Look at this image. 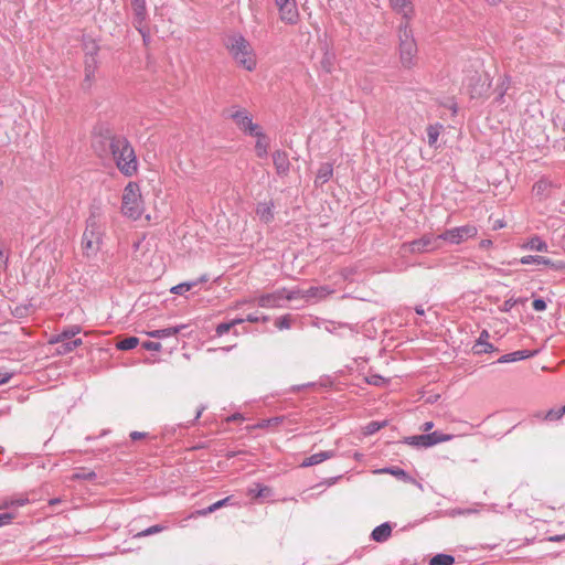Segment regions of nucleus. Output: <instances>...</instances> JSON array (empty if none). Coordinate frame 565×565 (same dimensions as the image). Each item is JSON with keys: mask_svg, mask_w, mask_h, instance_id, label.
I'll return each mask as SVG.
<instances>
[{"mask_svg": "<svg viewBox=\"0 0 565 565\" xmlns=\"http://www.w3.org/2000/svg\"><path fill=\"white\" fill-rule=\"evenodd\" d=\"M103 214L100 207L92 205L81 241L84 257L92 259L97 256L103 244Z\"/></svg>", "mask_w": 565, "mask_h": 565, "instance_id": "obj_1", "label": "nucleus"}, {"mask_svg": "<svg viewBox=\"0 0 565 565\" xmlns=\"http://www.w3.org/2000/svg\"><path fill=\"white\" fill-rule=\"evenodd\" d=\"M109 148L119 171L126 177H132L137 172L138 162L130 142L122 136H114Z\"/></svg>", "mask_w": 565, "mask_h": 565, "instance_id": "obj_2", "label": "nucleus"}, {"mask_svg": "<svg viewBox=\"0 0 565 565\" xmlns=\"http://www.w3.org/2000/svg\"><path fill=\"white\" fill-rule=\"evenodd\" d=\"M225 45L233 60L239 66L248 72L256 68L257 58L255 51L252 44L242 34L230 35Z\"/></svg>", "mask_w": 565, "mask_h": 565, "instance_id": "obj_3", "label": "nucleus"}, {"mask_svg": "<svg viewBox=\"0 0 565 565\" xmlns=\"http://www.w3.org/2000/svg\"><path fill=\"white\" fill-rule=\"evenodd\" d=\"M143 202L140 188L136 182H129L122 193L121 212L125 216L138 220L143 213Z\"/></svg>", "mask_w": 565, "mask_h": 565, "instance_id": "obj_4", "label": "nucleus"}, {"mask_svg": "<svg viewBox=\"0 0 565 565\" xmlns=\"http://www.w3.org/2000/svg\"><path fill=\"white\" fill-rule=\"evenodd\" d=\"M398 38L401 63L405 68H411L416 62L417 45L413 38L409 24L401 23Z\"/></svg>", "mask_w": 565, "mask_h": 565, "instance_id": "obj_5", "label": "nucleus"}, {"mask_svg": "<svg viewBox=\"0 0 565 565\" xmlns=\"http://www.w3.org/2000/svg\"><path fill=\"white\" fill-rule=\"evenodd\" d=\"M228 117L235 122L237 128L247 135H258L259 126L253 122L250 113L241 107H232Z\"/></svg>", "mask_w": 565, "mask_h": 565, "instance_id": "obj_6", "label": "nucleus"}, {"mask_svg": "<svg viewBox=\"0 0 565 565\" xmlns=\"http://www.w3.org/2000/svg\"><path fill=\"white\" fill-rule=\"evenodd\" d=\"M478 234V228L472 224H466L462 226L446 230L439 234L437 238H440L450 244H460L469 238L475 237Z\"/></svg>", "mask_w": 565, "mask_h": 565, "instance_id": "obj_7", "label": "nucleus"}, {"mask_svg": "<svg viewBox=\"0 0 565 565\" xmlns=\"http://www.w3.org/2000/svg\"><path fill=\"white\" fill-rule=\"evenodd\" d=\"M275 4L279 11V18L287 24H296L299 20V11L296 0H275Z\"/></svg>", "mask_w": 565, "mask_h": 565, "instance_id": "obj_8", "label": "nucleus"}, {"mask_svg": "<svg viewBox=\"0 0 565 565\" xmlns=\"http://www.w3.org/2000/svg\"><path fill=\"white\" fill-rule=\"evenodd\" d=\"M471 98H479L488 94L491 87V78L488 74H476L467 84Z\"/></svg>", "mask_w": 565, "mask_h": 565, "instance_id": "obj_9", "label": "nucleus"}, {"mask_svg": "<svg viewBox=\"0 0 565 565\" xmlns=\"http://www.w3.org/2000/svg\"><path fill=\"white\" fill-rule=\"evenodd\" d=\"M438 239L437 236L424 235L418 239L404 244L403 247H407L411 253H426L437 248L436 242Z\"/></svg>", "mask_w": 565, "mask_h": 565, "instance_id": "obj_10", "label": "nucleus"}, {"mask_svg": "<svg viewBox=\"0 0 565 565\" xmlns=\"http://www.w3.org/2000/svg\"><path fill=\"white\" fill-rule=\"evenodd\" d=\"M286 288L277 289L269 294H264L257 298V303L262 308H280L285 301Z\"/></svg>", "mask_w": 565, "mask_h": 565, "instance_id": "obj_11", "label": "nucleus"}, {"mask_svg": "<svg viewBox=\"0 0 565 565\" xmlns=\"http://www.w3.org/2000/svg\"><path fill=\"white\" fill-rule=\"evenodd\" d=\"M392 9L401 14L403 19L405 20L404 23L409 24V21L412 20L414 15V7L411 2V0H388Z\"/></svg>", "mask_w": 565, "mask_h": 565, "instance_id": "obj_12", "label": "nucleus"}, {"mask_svg": "<svg viewBox=\"0 0 565 565\" xmlns=\"http://www.w3.org/2000/svg\"><path fill=\"white\" fill-rule=\"evenodd\" d=\"M131 7L136 17V28L142 34L143 40H146V34L140 28L147 15L146 0H131Z\"/></svg>", "mask_w": 565, "mask_h": 565, "instance_id": "obj_13", "label": "nucleus"}, {"mask_svg": "<svg viewBox=\"0 0 565 565\" xmlns=\"http://www.w3.org/2000/svg\"><path fill=\"white\" fill-rule=\"evenodd\" d=\"M523 265H530V264H536V265H546L551 266L554 269H561L564 267L563 263H554L550 258H546L544 256H534V255H527L523 256L519 260Z\"/></svg>", "mask_w": 565, "mask_h": 565, "instance_id": "obj_14", "label": "nucleus"}, {"mask_svg": "<svg viewBox=\"0 0 565 565\" xmlns=\"http://www.w3.org/2000/svg\"><path fill=\"white\" fill-rule=\"evenodd\" d=\"M273 162L278 174H287L290 162L288 154L285 151L276 150L273 153Z\"/></svg>", "mask_w": 565, "mask_h": 565, "instance_id": "obj_15", "label": "nucleus"}, {"mask_svg": "<svg viewBox=\"0 0 565 565\" xmlns=\"http://www.w3.org/2000/svg\"><path fill=\"white\" fill-rule=\"evenodd\" d=\"M334 457H335L334 450L320 451V452H317V454H313V455L307 457L300 463V467L307 468V467L316 466V465L323 462L324 460H328V459H331Z\"/></svg>", "mask_w": 565, "mask_h": 565, "instance_id": "obj_16", "label": "nucleus"}, {"mask_svg": "<svg viewBox=\"0 0 565 565\" xmlns=\"http://www.w3.org/2000/svg\"><path fill=\"white\" fill-rule=\"evenodd\" d=\"M82 331L78 324H73L64 328L60 333L52 335L49 343H60L62 341L71 340Z\"/></svg>", "mask_w": 565, "mask_h": 565, "instance_id": "obj_17", "label": "nucleus"}, {"mask_svg": "<svg viewBox=\"0 0 565 565\" xmlns=\"http://www.w3.org/2000/svg\"><path fill=\"white\" fill-rule=\"evenodd\" d=\"M511 86V77L509 75H503L499 78L497 84V97L494 98V103L499 106L503 105L505 103V94L508 93L509 88Z\"/></svg>", "mask_w": 565, "mask_h": 565, "instance_id": "obj_18", "label": "nucleus"}, {"mask_svg": "<svg viewBox=\"0 0 565 565\" xmlns=\"http://www.w3.org/2000/svg\"><path fill=\"white\" fill-rule=\"evenodd\" d=\"M333 175V166L329 162L322 163L317 172L315 184L317 186L327 183Z\"/></svg>", "mask_w": 565, "mask_h": 565, "instance_id": "obj_19", "label": "nucleus"}, {"mask_svg": "<svg viewBox=\"0 0 565 565\" xmlns=\"http://www.w3.org/2000/svg\"><path fill=\"white\" fill-rule=\"evenodd\" d=\"M520 247L524 250L547 252L548 246L540 236L535 235L522 243Z\"/></svg>", "mask_w": 565, "mask_h": 565, "instance_id": "obj_20", "label": "nucleus"}, {"mask_svg": "<svg viewBox=\"0 0 565 565\" xmlns=\"http://www.w3.org/2000/svg\"><path fill=\"white\" fill-rule=\"evenodd\" d=\"M97 67H98V61L96 57L85 58L84 85H86L87 88H89L92 86Z\"/></svg>", "mask_w": 565, "mask_h": 565, "instance_id": "obj_21", "label": "nucleus"}, {"mask_svg": "<svg viewBox=\"0 0 565 565\" xmlns=\"http://www.w3.org/2000/svg\"><path fill=\"white\" fill-rule=\"evenodd\" d=\"M273 202H262L257 204L256 214L260 221L270 223L274 220Z\"/></svg>", "mask_w": 565, "mask_h": 565, "instance_id": "obj_22", "label": "nucleus"}, {"mask_svg": "<svg viewBox=\"0 0 565 565\" xmlns=\"http://www.w3.org/2000/svg\"><path fill=\"white\" fill-rule=\"evenodd\" d=\"M392 534V526L390 525V523H382L381 525L376 526L372 533H371V537L373 541L375 542H385L390 539Z\"/></svg>", "mask_w": 565, "mask_h": 565, "instance_id": "obj_23", "label": "nucleus"}, {"mask_svg": "<svg viewBox=\"0 0 565 565\" xmlns=\"http://www.w3.org/2000/svg\"><path fill=\"white\" fill-rule=\"evenodd\" d=\"M489 337L490 335H489V332L487 330H483L480 333V337H479V339L477 340V342H476V344L473 347V349L476 350L475 352L477 354L488 353V352L494 351L493 344L488 342Z\"/></svg>", "mask_w": 565, "mask_h": 565, "instance_id": "obj_24", "label": "nucleus"}, {"mask_svg": "<svg viewBox=\"0 0 565 565\" xmlns=\"http://www.w3.org/2000/svg\"><path fill=\"white\" fill-rule=\"evenodd\" d=\"M56 344H57L56 353L58 355H65L67 353L73 352L76 348L81 347L83 344V341H82V339L77 338L74 340L62 341Z\"/></svg>", "mask_w": 565, "mask_h": 565, "instance_id": "obj_25", "label": "nucleus"}, {"mask_svg": "<svg viewBox=\"0 0 565 565\" xmlns=\"http://www.w3.org/2000/svg\"><path fill=\"white\" fill-rule=\"evenodd\" d=\"M253 136L257 137L256 143H255V152H256L257 157L265 158L268 153V147H269L266 136L263 134L260 128H259V134L253 135Z\"/></svg>", "mask_w": 565, "mask_h": 565, "instance_id": "obj_26", "label": "nucleus"}, {"mask_svg": "<svg viewBox=\"0 0 565 565\" xmlns=\"http://www.w3.org/2000/svg\"><path fill=\"white\" fill-rule=\"evenodd\" d=\"M184 328H185V326H175V327H169V328H164V329H158V330L148 332V335L151 338H157V339L173 337V335H177Z\"/></svg>", "mask_w": 565, "mask_h": 565, "instance_id": "obj_27", "label": "nucleus"}, {"mask_svg": "<svg viewBox=\"0 0 565 565\" xmlns=\"http://www.w3.org/2000/svg\"><path fill=\"white\" fill-rule=\"evenodd\" d=\"M532 356V353L527 350H519L512 353L504 354L499 358L498 363H510L516 362Z\"/></svg>", "mask_w": 565, "mask_h": 565, "instance_id": "obj_28", "label": "nucleus"}, {"mask_svg": "<svg viewBox=\"0 0 565 565\" xmlns=\"http://www.w3.org/2000/svg\"><path fill=\"white\" fill-rule=\"evenodd\" d=\"M443 129H444V127L439 122L429 125L427 127L426 131H427L428 145L430 147L437 148V141H438L439 135L443 131Z\"/></svg>", "mask_w": 565, "mask_h": 565, "instance_id": "obj_29", "label": "nucleus"}, {"mask_svg": "<svg viewBox=\"0 0 565 565\" xmlns=\"http://www.w3.org/2000/svg\"><path fill=\"white\" fill-rule=\"evenodd\" d=\"M433 436H428V434L412 436L406 438V443L412 446L417 447H430L434 446V441L431 439Z\"/></svg>", "mask_w": 565, "mask_h": 565, "instance_id": "obj_30", "label": "nucleus"}, {"mask_svg": "<svg viewBox=\"0 0 565 565\" xmlns=\"http://www.w3.org/2000/svg\"><path fill=\"white\" fill-rule=\"evenodd\" d=\"M139 344L137 337H128L117 342L116 348L121 351L135 349Z\"/></svg>", "mask_w": 565, "mask_h": 565, "instance_id": "obj_31", "label": "nucleus"}, {"mask_svg": "<svg viewBox=\"0 0 565 565\" xmlns=\"http://www.w3.org/2000/svg\"><path fill=\"white\" fill-rule=\"evenodd\" d=\"M455 557L448 554H437L429 561V565H452Z\"/></svg>", "mask_w": 565, "mask_h": 565, "instance_id": "obj_32", "label": "nucleus"}, {"mask_svg": "<svg viewBox=\"0 0 565 565\" xmlns=\"http://www.w3.org/2000/svg\"><path fill=\"white\" fill-rule=\"evenodd\" d=\"M244 322L243 319H234L230 322H223V323H220L217 327H216V334L218 337H222L223 334L227 333L235 324H238V323H242Z\"/></svg>", "mask_w": 565, "mask_h": 565, "instance_id": "obj_33", "label": "nucleus"}, {"mask_svg": "<svg viewBox=\"0 0 565 565\" xmlns=\"http://www.w3.org/2000/svg\"><path fill=\"white\" fill-rule=\"evenodd\" d=\"M163 530H166V526L156 524V525L147 527L143 531L138 532L137 534L134 535V537L140 539V537H145V536L153 535V534L162 532Z\"/></svg>", "mask_w": 565, "mask_h": 565, "instance_id": "obj_34", "label": "nucleus"}, {"mask_svg": "<svg viewBox=\"0 0 565 565\" xmlns=\"http://www.w3.org/2000/svg\"><path fill=\"white\" fill-rule=\"evenodd\" d=\"M271 493V489L267 486H262L259 483L255 484V488L249 489V494L254 495L255 498H263L267 497Z\"/></svg>", "mask_w": 565, "mask_h": 565, "instance_id": "obj_35", "label": "nucleus"}, {"mask_svg": "<svg viewBox=\"0 0 565 565\" xmlns=\"http://www.w3.org/2000/svg\"><path fill=\"white\" fill-rule=\"evenodd\" d=\"M198 285V281H191V282H181L174 287L171 288V292L175 295H183L191 290L194 286Z\"/></svg>", "mask_w": 565, "mask_h": 565, "instance_id": "obj_36", "label": "nucleus"}, {"mask_svg": "<svg viewBox=\"0 0 565 565\" xmlns=\"http://www.w3.org/2000/svg\"><path fill=\"white\" fill-rule=\"evenodd\" d=\"M564 415H565V405L558 409H550L545 415V419L546 420H557V419H561Z\"/></svg>", "mask_w": 565, "mask_h": 565, "instance_id": "obj_37", "label": "nucleus"}, {"mask_svg": "<svg viewBox=\"0 0 565 565\" xmlns=\"http://www.w3.org/2000/svg\"><path fill=\"white\" fill-rule=\"evenodd\" d=\"M365 381L367 384L374 386H384L387 383V381L379 374H371L365 377Z\"/></svg>", "mask_w": 565, "mask_h": 565, "instance_id": "obj_38", "label": "nucleus"}, {"mask_svg": "<svg viewBox=\"0 0 565 565\" xmlns=\"http://www.w3.org/2000/svg\"><path fill=\"white\" fill-rule=\"evenodd\" d=\"M95 478L96 473L94 471H87L85 469H81L73 475V479L75 480H94Z\"/></svg>", "mask_w": 565, "mask_h": 565, "instance_id": "obj_39", "label": "nucleus"}, {"mask_svg": "<svg viewBox=\"0 0 565 565\" xmlns=\"http://www.w3.org/2000/svg\"><path fill=\"white\" fill-rule=\"evenodd\" d=\"M98 50H99V47L94 41L86 43L85 44V58H87V57H96L97 58Z\"/></svg>", "mask_w": 565, "mask_h": 565, "instance_id": "obj_40", "label": "nucleus"}, {"mask_svg": "<svg viewBox=\"0 0 565 565\" xmlns=\"http://www.w3.org/2000/svg\"><path fill=\"white\" fill-rule=\"evenodd\" d=\"M428 436H433L430 441L433 440L434 445L443 443V441H448V440L451 439L450 435H445V434H441L439 431H434L431 434H428Z\"/></svg>", "mask_w": 565, "mask_h": 565, "instance_id": "obj_41", "label": "nucleus"}, {"mask_svg": "<svg viewBox=\"0 0 565 565\" xmlns=\"http://www.w3.org/2000/svg\"><path fill=\"white\" fill-rule=\"evenodd\" d=\"M300 297H305V292L301 291L300 289H290V290L286 289L285 301L294 300V299H297Z\"/></svg>", "mask_w": 565, "mask_h": 565, "instance_id": "obj_42", "label": "nucleus"}, {"mask_svg": "<svg viewBox=\"0 0 565 565\" xmlns=\"http://www.w3.org/2000/svg\"><path fill=\"white\" fill-rule=\"evenodd\" d=\"M385 472H388L393 476H395L396 478L398 479H402V480H405L408 478V475L405 470L401 469V468H386L384 469Z\"/></svg>", "mask_w": 565, "mask_h": 565, "instance_id": "obj_43", "label": "nucleus"}, {"mask_svg": "<svg viewBox=\"0 0 565 565\" xmlns=\"http://www.w3.org/2000/svg\"><path fill=\"white\" fill-rule=\"evenodd\" d=\"M276 327L280 330H284V329H289L290 326H291V320H290V317L288 315L286 316H282L280 318L277 319L276 321Z\"/></svg>", "mask_w": 565, "mask_h": 565, "instance_id": "obj_44", "label": "nucleus"}, {"mask_svg": "<svg viewBox=\"0 0 565 565\" xmlns=\"http://www.w3.org/2000/svg\"><path fill=\"white\" fill-rule=\"evenodd\" d=\"M384 425H385V423L371 422L366 426V433L374 434V433L379 431Z\"/></svg>", "mask_w": 565, "mask_h": 565, "instance_id": "obj_45", "label": "nucleus"}, {"mask_svg": "<svg viewBox=\"0 0 565 565\" xmlns=\"http://www.w3.org/2000/svg\"><path fill=\"white\" fill-rule=\"evenodd\" d=\"M142 348L147 351H160L161 350V343L154 342V341H146L142 343Z\"/></svg>", "mask_w": 565, "mask_h": 565, "instance_id": "obj_46", "label": "nucleus"}, {"mask_svg": "<svg viewBox=\"0 0 565 565\" xmlns=\"http://www.w3.org/2000/svg\"><path fill=\"white\" fill-rule=\"evenodd\" d=\"M13 519H14L13 513H9V512L1 513L0 514V527L10 524Z\"/></svg>", "mask_w": 565, "mask_h": 565, "instance_id": "obj_47", "label": "nucleus"}, {"mask_svg": "<svg viewBox=\"0 0 565 565\" xmlns=\"http://www.w3.org/2000/svg\"><path fill=\"white\" fill-rule=\"evenodd\" d=\"M8 254L6 250L0 246V273L3 271L8 266Z\"/></svg>", "mask_w": 565, "mask_h": 565, "instance_id": "obj_48", "label": "nucleus"}, {"mask_svg": "<svg viewBox=\"0 0 565 565\" xmlns=\"http://www.w3.org/2000/svg\"><path fill=\"white\" fill-rule=\"evenodd\" d=\"M532 307L535 311H544L546 309V302L542 298L534 299Z\"/></svg>", "mask_w": 565, "mask_h": 565, "instance_id": "obj_49", "label": "nucleus"}, {"mask_svg": "<svg viewBox=\"0 0 565 565\" xmlns=\"http://www.w3.org/2000/svg\"><path fill=\"white\" fill-rule=\"evenodd\" d=\"M232 498H233V497H231V495H230V497H226V498H224V499H222V500H218V501L214 502L212 505H213V508H214V509H215V511H216V510H218V509H221V508H223V507H227V505L232 504V503H231Z\"/></svg>", "mask_w": 565, "mask_h": 565, "instance_id": "obj_50", "label": "nucleus"}, {"mask_svg": "<svg viewBox=\"0 0 565 565\" xmlns=\"http://www.w3.org/2000/svg\"><path fill=\"white\" fill-rule=\"evenodd\" d=\"M215 509L211 504L207 508L196 510L195 512L192 513V516H206L207 514L213 513Z\"/></svg>", "mask_w": 565, "mask_h": 565, "instance_id": "obj_51", "label": "nucleus"}, {"mask_svg": "<svg viewBox=\"0 0 565 565\" xmlns=\"http://www.w3.org/2000/svg\"><path fill=\"white\" fill-rule=\"evenodd\" d=\"M547 184L543 181H540V182H536L534 185H533V191L536 193V194H542L543 191L546 189Z\"/></svg>", "mask_w": 565, "mask_h": 565, "instance_id": "obj_52", "label": "nucleus"}, {"mask_svg": "<svg viewBox=\"0 0 565 565\" xmlns=\"http://www.w3.org/2000/svg\"><path fill=\"white\" fill-rule=\"evenodd\" d=\"M516 303L515 300H512V299H509V300H505L504 303H503V307H502V311L507 312V311H510L511 308Z\"/></svg>", "mask_w": 565, "mask_h": 565, "instance_id": "obj_53", "label": "nucleus"}, {"mask_svg": "<svg viewBox=\"0 0 565 565\" xmlns=\"http://www.w3.org/2000/svg\"><path fill=\"white\" fill-rule=\"evenodd\" d=\"M282 422V417H273L266 420L267 426H277Z\"/></svg>", "mask_w": 565, "mask_h": 565, "instance_id": "obj_54", "label": "nucleus"}, {"mask_svg": "<svg viewBox=\"0 0 565 565\" xmlns=\"http://www.w3.org/2000/svg\"><path fill=\"white\" fill-rule=\"evenodd\" d=\"M146 436H147V434L146 433H141V431H132V433H130V438L132 440H139L141 438H145Z\"/></svg>", "mask_w": 565, "mask_h": 565, "instance_id": "obj_55", "label": "nucleus"}, {"mask_svg": "<svg viewBox=\"0 0 565 565\" xmlns=\"http://www.w3.org/2000/svg\"><path fill=\"white\" fill-rule=\"evenodd\" d=\"M12 377L11 373H0V385L6 384Z\"/></svg>", "mask_w": 565, "mask_h": 565, "instance_id": "obj_56", "label": "nucleus"}, {"mask_svg": "<svg viewBox=\"0 0 565 565\" xmlns=\"http://www.w3.org/2000/svg\"><path fill=\"white\" fill-rule=\"evenodd\" d=\"M492 241L491 239H482L479 244L480 248L482 249H488L492 246Z\"/></svg>", "mask_w": 565, "mask_h": 565, "instance_id": "obj_57", "label": "nucleus"}, {"mask_svg": "<svg viewBox=\"0 0 565 565\" xmlns=\"http://www.w3.org/2000/svg\"><path fill=\"white\" fill-rule=\"evenodd\" d=\"M303 292H305V297H316L318 294V288L311 287L307 291H303Z\"/></svg>", "mask_w": 565, "mask_h": 565, "instance_id": "obj_58", "label": "nucleus"}, {"mask_svg": "<svg viewBox=\"0 0 565 565\" xmlns=\"http://www.w3.org/2000/svg\"><path fill=\"white\" fill-rule=\"evenodd\" d=\"M244 321H248V322H258L260 320V318L256 315H248L245 319H243Z\"/></svg>", "mask_w": 565, "mask_h": 565, "instance_id": "obj_59", "label": "nucleus"}, {"mask_svg": "<svg viewBox=\"0 0 565 565\" xmlns=\"http://www.w3.org/2000/svg\"><path fill=\"white\" fill-rule=\"evenodd\" d=\"M550 542H562L565 540V534L563 535H554V536H550L547 539Z\"/></svg>", "mask_w": 565, "mask_h": 565, "instance_id": "obj_60", "label": "nucleus"}, {"mask_svg": "<svg viewBox=\"0 0 565 565\" xmlns=\"http://www.w3.org/2000/svg\"><path fill=\"white\" fill-rule=\"evenodd\" d=\"M28 502H29L28 499H19V500L12 501L11 504H14V505H18V507H23Z\"/></svg>", "mask_w": 565, "mask_h": 565, "instance_id": "obj_61", "label": "nucleus"}, {"mask_svg": "<svg viewBox=\"0 0 565 565\" xmlns=\"http://www.w3.org/2000/svg\"><path fill=\"white\" fill-rule=\"evenodd\" d=\"M434 424L431 422H426L423 424V430L428 431L433 428Z\"/></svg>", "mask_w": 565, "mask_h": 565, "instance_id": "obj_62", "label": "nucleus"}, {"mask_svg": "<svg viewBox=\"0 0 565 565\" xmlns=\"http://www.w3.org/2000/svg\"><path fill=\"white\" fill-rule=\"evenodd\" d=\"M205 411V406H201L198 412H196V415H195V420L199 419L202 415V413Z\"/></svg>", "mask_w": 565, "mask_h": 565, "instance_id": "obj_63", "label": "nucleus"}, {"mask_svg": "<svg viewBox=\"0 0 565 565\" xmlns=\"http://www.w3.org/2000/svg\"><path fill=\"white\" fill-rule=\"evenodd\" d=\"M415 311L419 316H423L425 313V310H424V308L422 306L416 307Z\"/></svg>", "mask_w": 565, "mask_h": 565, "instance_id": "obj_64", "label": "nucleus"}]
</instances>
